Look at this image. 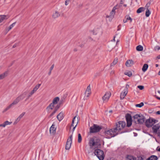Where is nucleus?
Masks as SVG:
<instances>
[{"instance_id":"obj_1","label":"nucleus","mask_w":160,"mask_h":160,"mask_svg":"<svg viewBox=\"0 0 160 160\" xmlns=\"http://www.w3.org/2000/svg\"><path fill=\"white\" fill-rule=\"evenodd\" d=\"M126 125V123L124 121L118 122L116 123L115 127L105 131V135L108 137V138H109L114 137L117 135L119 132L125 127Z\"/></svg>"},{"instance_id":"obj_2","label":"nucleus","mask_w":160,"mask_h":160,"mask_svg":"<svg viewBox=\"0 0 160 160\" xmlns=\"http://www.w3.org/2000/svg\"><path fill=\"white\" fill-rule=\"evenodd\" d=\"M133 122L136 123L142 124L145 121V118L142 114H136L132 117Z\"/></svg>"},{"instance_id":"obj_3","label":"nucleus","mask_w":160,"mask_h":160,"mask_svg":"<svg viewBox=\"0 0 160 160\" xmlns=\"http://www.w3.org/2000/svg\"><path fill=\"white\" fill-rule=\"evenodd\" d=\"M100 142V140L97 137H94L90 138L89 141V145L91 148H93L95 145H98Z\"/></svg>"},{"instance_id":"obj_4","label":"nucleus","mask_w":160,"mask_h":160,"mask_svg":"<svg viewBox=\"0 0 160 160\" xmlns=\"http://www.w3.org/2000/svg\"><path fill=\"white\" fill-rule=\"evenodd\" d=\"M94 153L99 160H103L104 155L103 151L99 149H97L95 150Z\"/></svg>"},{"instance_id":"obj_5","label":"nucleus","mask_w":160,"mask_h":160,"mask_svg":"<svg viewBox=\"0 0 160 160\" xmlns=\"http://www.w3.org/2000/svg\"><path fill=\"white\" fill-rule=\"evenodd\" d=\"M102 127L97 124H94L93 126L90 128L89 132L90 133H94L99 132L102 129Z\"/></svg>"},{"instance_id":"obj_6","label":"nucleus","mask_w":160,"mask_h":160,"mask_svg":"<svg viewBox=\"0 0 160 160\" xmlns=\"http://www.w3.org/2000/svg\"><path fill=\"white\" fill-rule=\"evenodd\" d=\"M25 94L24 93L21 94L17 97L11 104L12 106L17 104L20 101L23 100L25 98Z\"/></svg>"},{"instance_id":"obj_7","label":"nucleus","mask_w":160,"mask_h":160,"mask_svg":"<svg viewBox=\"0 0 160 160\" xmlns=\"http://www.w3.org/2000/svg\"><path fill=\"white\" fill-rule=\"evenodd\" d=\"M158 121L154 119H147L145 122L146 126L148 128L152 127L153 124L156 123Z\"/></svg>"},{"instance_id":"obj_8","label":"nucleus","mask_w":160,"mask_h":160,"mask_svg":"<svg viewBox=\"0 0 160 160\" xmlns=\"http://www.w3.org/2000/svg\"><path fill=\"white\" fill-rule=\"evenodd\" d=\"M125 117L127 122V127H129L132 124V116L130 114L127 113Z\"/></svg>"},{"instance_id":"obj_9","label":"nucleus","mask_w":160,"mask_h":160,"mask_svg":"<svg viewBox=\"0 0 160 160\" xmlns=\"http://www.w3.org/2000/svg\"><path fill=\"white\" fill-rule=\"evenodd\" d=\"M72 141V135L69 136L68 139L65 147V149L66 150H69L70 148Z\"/></svg>"},{"instance_id":"obj_10","label":"nucleus","mask_w":160,"mask_h":160,"mask_svg":"<svg viewBox=\"0 0 160 160\" xmlns=\"http://www.w3.org/2000/svg\"><path fill=\"white\" fill-rule=\"evenodd\" d=\"M111 95V93L110 92H106L104 96L102 97L103 102H107Z\"/></svg>"},{"instance_id":"obj_11","label":"nucleus","mask_w":160,"mask_h":160,"mask_svg":"<svg viewBox=\"0 0 160 160\" xmlns=\"http://www.w3.org/2000/svg\"><path fill=\"white\" fill-rule=\"evenodd\" d=\"M56 128L55 125L53 124L50 128V134H54L56 132Z\"/></svg>"},{"instance_id":"obj_12","label":"nucleus","mask_w":160,"mask_h":160,"mask_svg":"<svg viewBox=\"0 0 160 160\" xmlns=\"http://www.w3.org/2000/svg\"><path fill=\"white\" fill-rule=\"evenodd\" d=\"M91 88L90 85H89L88 86L86 90L85 91V95L87 97H88L91 94Z\"/></svg>"},{"instance_id":"obj_13","label":"nucleus","mask_w":160,"mask_h":160,"mask_svg":"<svg viewBox=\"0 0 160 160\" xmlns=\"http://www.w3.org/2000/svg\"><path fill=\"white\" fill-rule=\"evenodd\" d=\"M160 128V126L158 124H157L153 126L152 128V130L154 133H156L157 132L158 130Z\"/></svg>"},{"instance_id":"obj_14","label":"nucleus","mask_w":160,"mask_h":160,"mask_svg":"<svg viewBox=\"0 0 160 160\" xmlns=\"http://www.w3.org/2000/svg\"><path fill=\"white\" fill-rule=\"evenodd\" d=\"M134 64V62L132 60H128L126 61L125 65L127 67H130Z\"/></svg>"},{"instance_id":"obj_15","label":"nucleus","mask_w":160,"mask_h":160,"mask_svg":"<svg viewBox=\"0 0 160 160\" xmlns=\"http://www.w3.org/2000/svg\"><path fill=\"white\" fill-rule=\"evenodd\" d=\"M54 104L51 103L47 107L46 109L48 112H49L50 110H52L54 107Z\"/></svg>"},{"instance_id":"obj_16","label":"nucleus","mask_w":160,"mask_h":160,"mask_svg":"<svg viewBox=\"0 0 160 160\" xmlns=\"http://www.w3.org/2000/svg\"><path fill=\"white\" fill-rule=\"evenodd\" d=\"M132 19L128 15H127L125 16L123 21L124 23H126L128 20H130V22H132Z\"/></svg>"},{"instance_id":"obj_17","label":"nucleus","mask_w":160,"mask_h":160,"mask_svg":"<svg viewBox=\"0 0 160 160\" xmlns=\"http://www.w3.org/2000/svg\"><path fill=\"white\" fill-rule=\"evenodd\" d=\"M25 112H23L22 114H21L17 118L16 121H15L14 123H17L21 119L23 116L25 114Z\"/></svg>"},{"instance_id":"obj_18","label":"nucleus","mask_w":160,"mask_h":160,"mask_svg":"<svg viewBox=\"0 0 160 160\" xmlns=\"http://www.w3.org/2000/svg\"><path fill=\"white\" fill-rule=\"evenodd\" d=\"M59 105H57L56 107L54 109V111L53 112L50 114L49 116V117H51L56 112L57 110L59 108Z\"/></svg>"},{"instance_id":"obj_19","label":"nucleus","mask_w":160,"mask_h":160,"mask_svg":"<svg viewBox=\"0 0 160 160\" xmlns=\"http://www.w3.org/2000/svg\"><path fill=\"white\" fill-rule=\"evenodd\" d=\"M63 113L62 112H60L57 116V119L59 121H61L63 118Z\"/></svg>"},{"instance_id":"obj_20","label":"nucleus","mask_w":160,"mask_h":160,"mask_svg":"<svg viewBox=\"0 0 160 160\" xmlns=\"http://www.w3.org/2000/svg\"><path fill=\"white\" fill-rule=\"evenodd\" d=\"M115 8H113L111 12L110 15L111 17V20H112V19L114 18V16L115 14Z\"/></svg>"},{"instance_id":"obj_21","label":"nucleus","mask_w":160,"mask_h":160,"mask_svg":"<svg viewBox=\"0 0 160 160\" xmlns=\"http://www.w3.org/2000/svg\"><path fill=\"white\" fill-rule=\"evenodd\" d=\"M60 16V14L58 11H55V12L53 13L52 15V17L53 18L55 19Z\"/></svg>"},{"instance_id":"obj_22","label":"nucleus","mask_w":160,"mask_h":160,"mask_svg":"<svg viewBox=\"0 0 160 160\" xmlns=\"http://www.w3.org/2000/svg\"><path fill=\"white\" fill-rule=\"evenodd\" d=\"M128 93L127 91L126 90V91H124L123 92H122L120 94V98L121 99H124L125 96L127 95Z\"/></svg>"},{"instance_id":"obj_23","label":"nucleus","mask_w":160,"mask_h":160,"mask_svg":"<svg viewBox=\"0 0 160 160\" xmlns=\"http://www.w3.org/2000/svg\"><path fill=\"white\" fill-rule=\"evenodd\" d=\"M126 160H137L136 158L130 155L127 156Z\"/></svg>"},{"instance_id":"obj_24","label":"nucleus","mask_w":160,"mask_h":160,"mask_svg":"<svg viewBox=\"0 0 160 160\" xmlns=\"http://www.w3.org/2000/svg\"><path fill=\"white\" fill-rule=\"evenodd\" d=\"M59 100V98L58 97H56L54 98L52 100V103L54 105L57 104Z\"/></svg>"},{"instance_id":"obj_25","label":"nucleus","mask_w":160,"mask_h":160,"mask_svg":"<svg viewBox=\"0 0 160 160\" xmlns=\"http://www.w3.org/2000/svg\"><path fill=\"white\" fill-rule=\"evenodd\" d=\"M158 158L155 155H152L146 160H157Z\"/></svg>"},{"instance_id":"obj_26","label":"nucleus","mask_w":160,"mask_h":160,"mask_svg":"<svg viewBox=\"0 0 160 160\" xmlns=\"http://www.w3.org/2000/svg\"><path fill=\"white\" fill-rule=\"evenodd\" d=\"M8 74L7 72H5L3 73L0 75V80L2 79L7 76Z\"/></svg>"},{"instance_id":"obj_27","label":"nucleus","mask_w":160,"mask_h":160,"mask_svg":"<svg viewBox=\"0 0 160 160\" xmlns=\"http://www.w3.org/2000/svg\"><path fill=\"white\" fill-rule=\"evenodd\" d=\"M148 65L147 64H144L142 68V70L143 72H145L147 70Z\"/></svg>"},{"instance_id":"obj_28","label":"nucleus","mask_w":160,"mask_h":160,"mask_svg":"<svg viewBox=\"0 0 160 160\" xmlns=\"http://www.w3.org/2000/svg\"><path fill=\"white\" fill-rule=\"evenodd\" d=\"M76 119V121L77 122V123L78 122V117H77L76 116H75L73 118V119H72V123L71 127H70V128H71V127L74 126V125H73L74 122V121H75Z\"/></svg>"},{"instance_id":"obj_29","label":"nucleus","mask_w":160,"mask_h":160,"mask_svg":"<svg viewBox=\"0 0 160 160\" xmlns=\"http://www.w3.org/2000/svg\"><path fill=\"white\" fill-rule=\"evenodd\" d=\"M118 61V59L117 58H115L112 62L111 64V67L115 65L117 63Z\"/></svg>"},{"instance_id":"obj_30","label":"nucleus","mask_w":160,"mask_h":160,"mask_svg":"<svg viewBox=\"0 0 160 160\" xmlns=\"http://www.w3.org/2000/svg\"><path fill=\"white\" fill-rule=\"evenodd\" d=\"M136 50L138 51H141L143 50V47L141 45H139L136 47Z\"/></svg>"},{"instance_id":"obj_31","label":"nucleus","mask_w":160,"mask_h":160,"mask_svg":"<svg viewBox=\"0 0 160 160\" xmlns=\"http://www.w3.org/2000/svg\"><path fill=\"white\" fill-rule=\"evenodd\" d=\"M6 17V16L2 15H0V23Z\"/></svg>"},{"instance_id":"obj_32","label":"nucleus","mask_w":160,"mask_h":160,"mask_svg":"<svg viewBox=\"0 0 160 160\" xmlns=\"http://www.w3.org/2000/svg\"><path fill=\"white\" fill-rule=\"evenodd\" d=\"M82 140V138L81 135L80 133H79L78 134V143H80Z\"/></svg>"},{"instance_id":"obj_33","label":"nucleus","mask_w":160,"mask_h":160,"mask_svg":"<svg viewBox=\"0 0 160 160\" xmlns=\"http://www.w3.org/2000/svg\"><path fill=\"white\" fill-rule=\"evenodd\" d=\"M151 13V12L150 11V10L148 9L147 8V9L146 13H145V15L146 17H148L149 16L150 14Z\"/></svg>"},{"instance_id":"obj_34","label":"nucleus","mask_w":160,"mask_h":160,"mask_svg":"<svg viewBox=\"0 0 160 160\" xmlns=\"http://www.w3.org/2000/svg\"><path fill=\"white\" fill-rule=\"evenodd\" d=\"M144 10V8L143 7H141L139 8L137 10V13H140Z\"/></svg>"},{"instance_id":"obj_35","label":"nucleus","mask_w":160,"mask_h":160,"mask_svg":"<svg viewBox=\"0 0 160 160\" xmlns=\"http://www.w3.org/2000/svg\"><path fill=\"white\" fill-rule=\"evenodd\" d=\"M41 85V84H37L33 88V90L34 91L36 92L37 90L39 88Z\"/></svg>"},{"instance_id":"obj_36","label":"nucleus","mask_w":160,"mask_h":160,"mask_svg":"<svg viewBox=\"0 0 160 160\" xmlns=\"http://www.w3.org/2000/svg\"><path fill=\"white\" fill-rule=\"evenodd\" d=\"M124 74L129 76V77H131L132 75V73L131 72L128 71V72H125L124 73Z\"/></svg>"},{"instance_id":"obj_37","label":"nucleus","mask_w":160,"mask_h":160,"mask_svg":"<svg viewBox=\"0 0 160 160\" xmlns=\"http://www.w3.org/2000/svg\"><path fill=\"white\" fill-rule=\"evenodd\" d=\"M144 105V103L142 102L138 104H137L135 106L137 107L141 108Z\"/></svg>"},{"instance_id":"obj_38","label":"nucleus","mask_w":160,"mask_h":160,"mask_svg":"<svg viewBox=\"0 0 160 160\" xmlns=\"http://www.w3.org/2000/svg\"><path fill=\"white\" fill-rule=\"evenodd\" d=\"M15 24V22H14L11 25L9 26V27L8 28V31H9L10 29H11L13 27V26H14Z\"/></svg>"},{"instance_id":"obj_39","label":"nucleus","mask_w":160,"mask_h":160,"mask_svg":"<svg viewBox=\"0 0 160 160\" xmlns=\"http://www.w3.org/2000/svg\"><path fill=\"white\" fill-rule=\"evenodd\" d=\"M151 2L150 1H149L146 4L145 8H146V9H148L149 7L150 6V5L151 4Z\"/></svg>"},{"instance_id":"obj_40","label":"nucleus","mask_w":160,"mask_h":160,"mask_svg":"<svg viewBox=\"0 0 160 160\" xmlns=\"http://www.w3.org/2000/svg\"><path fill=\"white\" fill-rule=\"evenodd\" d=\"M12 106V105L10 104L4 110L3 112H6L7 110L10 109Z\"/></svg>"},{"instance_id":"obj_41","label":"nucleus","mask_w":160,"mask_h":160,"mask_svg":"<svg viewBox=\"0 0 160 160\" xmlns=\"http://www.w3.org/2000/svg\"><path fill=\"white\" fill-rule=\"evenodd\" d=\"M4 122L5 124L6 125H10L12 123V122H9V121H6Z\"/></svg>"},{"instance_id":"obj_42","label":"nucleus","mask_w":160,"mask_h":160,"mask_svg":"<svg viewBox=\"0 0 160 160\" xmlns=\"http://www.w3.org/2000/svg\"><path fill=\"white\" fill-rule=\"evenodd\" d=\"M138 88L140 90H143L144 88V87L143 86L139 85L138 86Z\"/></svg>"},{"instance_id":"obj_43","label":"nucleus","mask_w":160,"mask_h":160,"mask_svg":"<svg viewBox=\"0 0 160 160\" xmlns=\"http://www.w3.org/2000/svg\"><path fill=\"white\" fill-rule=\"evenodd\" d=\"M129 87V86L128 84H126V87L125 88L124 90V91H126V90L128 92V88Z\"/></svg>"},{"instance_id":"obj_44","label":"nucleus","mask_w":160,"mask_h":160,"mask_svg":"<svg viewBox=\"0 0 160 160\" xmlns=\"http://www.w3.org/2000/svg\"><path fill=\"white\" fill-rule=\"evenodd\" d=\"M154 50L156 51L157 50H160V47L159 46H157L154 47Z\"/></svg>"},{"instance_id":"obj_45","label":"nucleus","mask_w":160,"mask_h":160,"mask_svg":"<svg viewBox=\"0 0 160 160\" xmlns=\"http://www.w3.org/2000/svg\"><path fill=\"white\" fill-rule=\"evenodd\" d=\"M98 30H96V29H94L93 32V34L95 35H96L98 33Z\"/></svg>"},{"instance_id":"obj_46","label":"nucleus","mask_w":160,"mask_h":160,"mask_svg":"<svg viewBox=\"0 0 160 160\" xmlns=\"http://www.w3.org/2000/svg\"><path fill=\"white\" fill-rule=\"evenodd\" d=\"M70 0H66L65 2V5L67 6L68 4V2L70 1Z\"/></svg>"},{"instance_id":"obj_47","label":"nucleus","mask_w":160,"mask_h":160,"mask_svg":"<svg viewBox=\"0 0 160 160\" xmlns=\"http://www.w3.org/2000/svg\"><path fill=\"white\" fill-rule=\"evenodd\" d=\"M120 7V5H117L115 6L113 8H115V10L117 9H118Z\"/></svg>"},{"instance_id":"obj_48","label":"nucleus","mask_w":160,"mask_h":160,"mask_svg":"<svg viewBox=\"0 0 160 160\" xmlns=\"http://www.w3.org/2000/svg\"><path fill=\"white\" fill-rule=\"evenodd\" d=\"M54 64H53L51 67H50V71H52V70L53 69V68H54Z\"/></svg>"},{"instance_id":"obj_49","label":"nucleus","mask_w":160,"mask_h":160,"mask_svg":"<svg viewBox=\"0 0 160 160\" xmlns=\"http://www.w3.org/2000/svg\"><path fill=\"white\" fill-rule=\"evenodd\" d=\"M6 125L5 124L4 122L3 123L0 124V127H5L6 126Z\"/></svg>"},{"instance_id":"obj_50","label":"nucleus","mask_w":160,"mask_h":160,"mask_svg":"<svg viewBox=\"0 0 160 160\" xmlns=\"http://www.w3.org/2000/svg\"><path fill=\"white\" fill-rule=\"evenodd\" d=\"M77 124H76V125L74 127H73V129H72V134L71 135H72V134L73 133V132L75 129V128L76 127V126H77Z\"/></svg>"},{"instance_id":"obj_51","label":"nucleus","mask_w":160,"mask_h":160,"mask_svg":"<svg viewBox=\"0 0 160 160\" xmlns=\"http://www.w3.org/2000/svg\"><path fill=\"white\" fill-rule=\"evenodd\" d=\"M110 16H110V15H107L106 16V18H109V20H111V17Z\"/></svg>"},{"instance_id":"obj_52","label":"nucleus","mask_w":160,"mask_h":160,"mask_svg":"<svg viewBox=\"0 0 160 160\" xmlns=\"http://www.w3.org/2000/svg\"><path fill=\"white\" fill-rule=\"evenodd\" d=\"M35 92L33 90L30 92V93H31V94L33 95Z\"/></svg>"},{"instance_id":"obj_53","label":"nucleus","mask_w":160,"mask_h":160,"mask_svg":"<svg viewBox=\"0 0 160 160\" xmlns=\"http://www.w3.org/2000/svg\"><path fill=\"white\" fill-rule=\"evenodd\" d=\"M64 101V99L63 98V99H62L60 101V103H62Z\"/></svg>"},{"instance_id":"obj_54","label":"nucleus","mask_w":160,"mask_h":160,"mask_svg":"<svg viewBox=\"0 0 160 160\" xmlns=\"http://www.w3.org/2000/svg\"><path fill=\"white\" fill-rule=\"evenodd\" d=\"M32 95V94H31V93H30L28 96V98L27 99H28L29 97H31Z\"/></svg>"},{"instance_id":"obj_55","label":"nucleus","mask_w":160,"mask_h":160,"mask_svg":"<svg viewBox=\"0 0 160 160\" xmlns=\"http://www.w3.org/2000/svg\"><path fill=\"white\" fill-rule=\"evenodd\" d=\"M158 136L160 137V130H158Z\"/></svg>"},{"instance_id":"obj_56","label":"nucleus","mask_w":160,"mask_h":160,"mask_svg":"<svg viewBox=\"0 0 160 160\" xmlns=\"http://www.w3.org/2000/svg\"><path fill=\"white\" fill-rule=\"evenodd\" d=\"M156 114H157L160 115V111H158L156 112Z\"/></svg>"},{"instance_id":"obj_57","label":"nucleus","mask_w":160,"mask_h":160,"mask_svg":"<svg viewBox=\"0 0 160 160\" xmlns=\"http://www.w3.org/2000/svg\"><path fill=\"white\" fill-rule=\"evenodd\" d=\"M88 39H89L90 41H91L92 40V38L90 37H88Z\"/></svg>"},{"instance_id":"obj_58","label":"nucleus","mask_w":160,"mask_h":160,"mask_svg":"<svg viewBox=\"0 0 160 160\" xmlns=\"http://www.w3.org/2000/svg\"><path fill=\"white\" fill-rule=\"evenodd\" d=\"M17 46V44H14L13 46H12V48H15V47H16V46Z\"/></svg>"},{"instance_id":"obj_59","label":"nucleus","mask_w":160,"mask_h":160,"mask_svg":"<svg viewBox=\"0 0 160 160\" xmlns=\"http://www.w3.org/2000/svg\"><path fill=\"white\" fill-rule=\"evenodd\" d=\"M157 59H160V55L158 56L157 57Z\"/></svg>"},{"instance_id":"obj_60","label":"nucleus","mask_w":160,"mask_h":160,"mask_svg":"<svg viewBox=\"0 0 160 160\" xmlns=\"http://www.w3.org/2000/svg\"><path fill=\"white\" fill-rule=\"evenodd\" d=\"M155 97H156V98H157V99H158V100H160V97H158V96H155Z\"/></svg>"},{"instance_id":"obj_61","label":"nucleus","mask_w":160,"mask_h":160,"mask_svg":"<svg viewBox=\"0 0 160 160\" xmlns=\"http://www.w3.org/2000/svg\"><path fill=\"white\" fill-rule=\"evenodd\" d=\"M51 71H51L50 70L49 72H48V74L49 75H51Z\"/></svg>"},{"instance_id":"obj_62","label":"nucleus","mask_w":160,"mask_h":160,"mask_svg":"<svg viewBox=\"0 0 160 160\" xmlns=\"http://www.w3.org/2000/svg\"><path fill=\"white\" fill-rule=\"evenodd\" d=\"M78 50L77 48H74V49H73V51L74 52H77V51Z\"/></svg>"},{"instance_id":"obj_63","label":"nucleus","mask_w":160,"mask_h":160,"mask_svg":"<svg viewBox=\"0 0 160 160\" xmlns=\"http://www.w3.org/2000/svg\"><path fill=\"white\" fill-rule=\"evenodd\" d=\"M123 4V2H122V0H121V1H120V4Z\"/></svg>"},{"instance_id":"obj_64","label":"nucleus","mask_w":160,"mask_h":160,"mask_svg":"<svg viewBox=\"0 0 160 160\" xmlns=\"http://www.w3.org/2000/svg\"><path fill=\"white\" fill-rule=\"evenodd\" d=\"M114 71H112L111 72V74H113V73H114Z\"/></svg>"}]
</instances>
